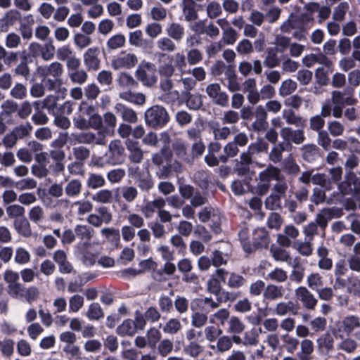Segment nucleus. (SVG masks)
Instances as JSON below:
<instances>
[{
	"label": "nucleus",
	"instance_id": "680f3d73",
	"mask_svg": "<svg viewBox=\"0 0 360 360\" xmlns=\"http://www.w3.org/2000/svg\"><path fill=\"white\" fill-rule=\"evenodd\" d=\"M25 208L19 205H12L6 208V212L10 218H20L25 217Z\"/></svg>",
	"mask_w": 360,
	"mask_h": 360
},
{
	"label": "nucleus",
	"instance_id": "473e14b6",
	"mask_svg": "<svg viewBox=\"0 0 360 360\" xmlns=\"http://www.w3.org/2000/svg\"><path fill=\"white\" fill-rule=\"evenodd\" d=\"M174 167L172 162H167L165 165L157 167L156 175L159 179H168L174 174Z\"/></svg>",
	"mask_w": 360,
	"mask_h": 360
},
{
	"label": "nucleus",
	"instance_id": "09e8293b",
	"mask_svg": "<svg viewBox=\"0 0 360 360\" xmlns=\"http://www.w3.org/2000/svg\"><path fill=\"white\" fill-rule=\"evenodd\" d=\"M283 117L289 124L302 126L304 122V120L301 117L297 116L292 110H284Z\"/></svg>",
	"mask_w": 360,
	"mask_h": 360
},
{
	"label": "nucleus",
	"instance_id": "79ce46f5",
	"mask_svg": "<svg viewBox=\"0 0 360 360\" xmlns=\"http://www.w3.org/2000/svg\"><path fill=\"white\" fill-rule=\"evenodd\" d=\"M147 342L150 347L153 348L161 339V333L155 328H151L147 331Z\"/></svg>",
	"mask_w": 360,
	"mask_h": 360
},
{
	"label": "nucleus",
	"instance_id": "5fc2aeb1",
	"mask_svg": "<svg viewBox=\"0 0 360 360\" xmlns=\"http://www.w3.org/2000/svg\"><path fill=\"white\" fill-rule=\"evenodd\" d=\"M117 83L123 87H133L137 84L132 76L126 72H121L117 78Z\"/></svg>",
	"mask_w": 360,
	"mask_h": 360
},
{
	"label": "nucleus",
	"instance_id": "72a5a7b5",
	"mask_svg": "<svg viewBox=\"0 0 360 360\" xmlns=\"http://www.w3.org/2000/svg\"><path fill=\"white\" fill-rule=\"evenodd\" d=\"M246 283V279L241 275L232 272L229 275L226 283L230 288L238 289L243 286Z\"/></svg>",
	"mask_w": 360,
	"mask_h": 360
},
{
	"label": "nucleus",
	"instance_id": "c03bdc74",
	"mask_svg": "<svg viewBox=\"0 0 360 360\" xmlns=\"http://www.w3.org/2000/svg\"><path fill=\"white\" fill-rule=\"evenodd\" d=\"M153 181L149 174H143L137 179V186L142 191H148L153 187Z\"/></svg>",
	"mask_w": 360,
	"mask_h": 360
},
{
	"label": "nucleus",
	"instance_id": "c85d7f7f",
	"mask_svg": "<svg viewBox=\"0 0 360 360\" xmlns=\"http://www.w3.org/2000/svg\"><path fill=\"white\" fill-rule=\"evenodd\" d=\"M206 304L210 305L212 308H217L219 306V304L214 302L212 297H205L194 300L191 302V309L193 311H195L202 309Z\"/></svg>",
	"mask_w": 360,
	"mask_h": 360
},
{
	"label": "nucleus",
	"instance_id": "13d9d810",
	"mask_svg": "<svg viewBox=\"0 0 360 360\" xmlns=\"http://www.w3.org/2000/svg\"><path fill=\"white\" fill-rule=\"evenodd\" d=\"M307 284L311 289L319 290V288L323 285L322 277L319 273L311 274L307 278Z\"/></svg>",
	"mask_w": 360,
	"mask_h": 360
},
{
	"label": "nucleus",
	"instance_id": "69168bd1",
	"mask_svg": "<svg viewBox=\"0 0 360 360\" xmlns=\"http://www.w3.org/2000/svg\"><path fill=\"white\" fill-rule=\"evenodd\" d=\"M73 155L76 160L84 163L89 158L90 151L84 146H78L73 148Z\"/></svg>",
	"mask_w": 360,
	"mask_h": 360
},
{
	"label": "nucleus",
	"instance_id": "4468645a",
	"mask_svg": "<svg viewBox=\"0 0 360 360\" xmlns=\"http://www.w3.org/2000/svg\"><path fill=\"white\" fill-rule=\"evenodd\" d=\"M201 8V5L197 4L194 0H184L182 11L185 20L187 22L196 20L198 18V11Z\"/></svg>",
	"mask_w": 360,
	"mask_h": 360
},
{
	"label": "nucleus",
	"instance_id": "9d476101",
	"mask_svg": "<svg viewBox=\"0 0 360 360\" xmlns=\"http://www.w3.org/2000/svg\"><path fill=\"white\" fill-rule=\"evenodd\" d=\"M206 92L216 105L221 107L229 106V96L225 91H221V86L219 84L213 83L207 85Z\"/></svg>",
	"mask_w": 360,
	"mask_h": 360
},
{
	"label": "nucleus",
	"instance_id": "0eeeda50",
	"mask_svg": "<svg viewBox=\"0 0 360 360\" xmlns=\"http://www.w3.org/2000/svg\"><path fill=\"white\" fill-rule=\"evenodd\" d=\"M162 139L165 143V145L161 148L159 153H157L153 155L152 160L153 165L158 167L162 165H165L167 162H172L173 154L169 147L170 137L167 133H162Z\"/></svg>",
	"mask_w": 360,
	"mask_h": 360
},
{
	"label": "nucleus",
	"instance_id": "f3484780",
	"mask_svg": "<svg viewBox=\"0 0 360 360\" xmlns=\"http://www.w3.org/2000/svg\"><path fill=\"white\" fill-rule=\"evenodd\" d=\"M318 349L321 354H328L333 349L334 339L329 333L321 335L317 340Z\"/></svg>",
	"mask_w": 360,
	"mask_h": 360
},
{
	"label": "nucleus",
	"instance_id": "393cba45",
	"mask_svg": "<svg viewBox=\"0 0 360 360\" xmlns=\"http://www.w3.org/2000/svg\"><path fill=\"white\" fill-rule=\"evenodd\" d=\"M120 98L136 105H143L146 101L145 96L143 94L132 93L130 91L120 93Z\"/></svg>",
	"mask_w": 360,
	"mask_h": 360
},
{
	"label": "nucleus",
	"instance_id": "4d7b16f0",
	"mask_svg": "<svg viewBox=\"0 0 360 360\" xmlns=\"http://www.w3.org/2000/svg\"><path fill=\"white\" fill-rule=\"evenodd\" d=\"M232 347V340L230 337L223 335L219 338L217 342V349L219 352H224Z\"/></svg>",
	"mask_w": 360,
	"mask_h": 360
},
{
	"label": "nucleus",
	"instance_id": "2f4dec72",
	"mask_svg": "<svg viewBox=\"0 0 360 360\" xmlns=\"http://www.w3.org/2000/svg\"><path fill=\"white\" fill-rule=\"evenodd\" d=\"M168 35L175 40H180L184 34V28L180 24L172 22L167 27Z\"/></svg>",
	"mask_w": 360,
	"mask_h": 360
},
{
	"label": "nucleus",
	"instance_id": "3c124183",
	"mask_svg": "<svg viewBox=\"0 0 360 360\" xmlns=\"http://www.w3.org/2000/svg\"><path fill=\"white\" fill-rule=\"evenodd\" d=\"M181 328L180 321L176 319H170L164 326L162 330L165 333L176 334Z\"/></svg>",
	"mask_w": 360,
	"mask_h": 360
},
{
	"label": "nucleus",
	"instance_id": "f03ea898",
	"mask_svg": "<svg viewBox=\"0 0 360 360\" xmlns=\"http://www.w3.org/2000/svg\"><path fill=\"white\" fill-rule=\"evenodd\" d=\"M146 123L148 127L159 129L165 127L169 121V116L165 108L153 105L145 112Z\"/></svg>",
	"mask_w": 360,
	"mask_h": 360
},
{
	"label": "nucleus",
	"instance_id": "5701e85b",
	"mask_svg": "<svg viewBox=\"0 0 360 360\" xmlns=\"http://www.w3.org/2000/svg\"><path fill=\"white\" fill-rule=\"evenodd\" d=\"M134 323L131 319H126L122 323L117 326L116 333L122 337L129 335L132 336L136 333Z\"/></svg>",
	"mask_w": 360,
	"mask_h": 360
},
{
	"label": "nucleus",
	"instance_id": "a878e982",
	"mask_svg": "<svg viewBox=\"0 0 360 360\" xmlns=\"http://www.w3.org/2000/svg\"><path fill=\"white\" fill-rule=\"evenodd\" d=\"M342 327L346 333H351L360 327V318L354 315L346 316L342 321Z\"/></svg>",
	"mask_w": 360,
	"mask_h": 360
},
{
	"label": "nucleus",
	"instance_id": "1a4fd4ad",
	"mask_svg": "<svg viewBox=\"0 0 360 360\" xmlns=\"http://www.w3.org/2000/svg\"><path fill=\"white\" fill-rule=\"evenodd\" d=\"M354 89L350 86H346L343 91H333L332 92V101L334 104L342 106L354 105L358 103L354 97Z\"/></svg>",
	"mask_w": 360,
	"mask_h": 360
},
{
	"label": "nucleus",
	"instance_id": "20e7f679",
	"mask_svg": "<svg viewBox=\"0 0 360 360\" xmlns=\"http://www.w3.org/2000/svg\"><path fill=\"white\" fill-rule=\"evenodd\" d=\"M156 72L155 65L143 60L136 70V77L143 84L153 85L157 82Z\"/></svg>",
	"mask_w": 360,
	"mask_h": 360
},
{
	"label": "nucleus",
	"instance_id": "9b49d317",
	"mask_svg": "<svg viewBox=\"0 0 360 360\" xmlns=\"http://www.w3.org/2000/svg\"><path fill=\"white\" fill-rule=\"evenodd\" d=\"M158 57L159 62L158 72L160 75L165 78H170L174 72V68L172 65V56L160 53L158 54Z\"/></svg>",
	"mask_w": 360,
	"mask_h": 360
},
{
	"label": "nucleus",
	"instance_id": "c756f323",
	"mask_svg": "<svg viewBox=\"0 0 360 360\" xmlns=\"http://www.w3.org/2000/svg\"><path fill=\"white\" fill-rule=\"evenodd\" d=\"M270 252L274 259L276 261L288 262L291 259L290 254L287 250L274 244L270 248Z\"/></svg>",
	"mask_w": 360,
	"mask_h": 360
},
{
	"label": "nucleus",
	"instance_id": "774afa93",
	"mask_svg": "<svg viewBox=\"0 0 360 360\" xmlns=\"http://www.w3.org/2000/svg\"><path fill=\"white\" fill-rule=\"evenodd\" d=\"M84 304V298L79 295H75L70 298L69 308L70 311H78Z\"/></svg>",
	"mask_w": 360,
	"mask_h": 360
},
{
	"label": "nucleus",
	"instance_id": "603ef678",
	"mask_svg": "<svg viewBox=\"0 0 360 360\" xmlns=\"http://www.w3.org/2000/svg\"><path fill=\"white\" fill-rule=\"evenodd\" d=\"M13 186L19 191L33 189L37 187V181L30 178L23 179L17 182H13Z\"/></svg>",
	"mask_w": 360,
	"mask_h": 360
},
{
	"label": "nucleus",
	"instance_id": "cd10ccee",
	"mask_svg": "<svg viewBox=\"0 0 360 360\" xmlns=\"http://www.w3.org/2000/svg\"><path fill=\"white\" fill-rule=\"evenodd\" d=\"M243 322L236 316H232L229 321L228 332L233 334H240L245 330Z\"/></svg>",
	"mask_w": 360,
	"mask_h": 360
},
{
	"label": "nucleus",
	"instance_id": "8fccbe9b",
	"mask_svg": "<svg viewBox=\"0 0 360 360\" xmlns=\"http://www.w3.org/2000/svg\"><path fill=\"white\" fill-rule=\"evenodd\" d=\"M328 173L330 174V177L327 178L330 181V186H332V189L334 188V185H338L342 176V169L341 167H336L329 169Z\"/></svg>",
	"mask_w": 360,
	"mask_h": 360
},
{
	"label": "nucleus",
	"instance_id": "6e6d98bb",
	"mask_svg": "<svg viewBox=\"0 0 360 360\" xmlns=\"http://www.w3.org/2000/svg\"><path fill=\"white\" fill-rule=\"evenodd\" d=\"M15 342L11 339H6L3 342L0 340V349L2 355L10 357L14 352Z\"/></svg>",
	"mask_w": 360,
	"mask_h": 360
},
{
	"label": "nucleus",
	"instance_id": "39448f33",
	"mask_svg": "<svg viewBox=\"0 0 360 360\" xmlns=\"http://www.w3.org/2000/svg\"><path fill=\"white\" fill-rule=\"evenodd\" d=\"M288 189L286 183H277L273 188V193L268 196L264 202L266 209L278 210L282 208L281 199L285 196Z\"/></svg>",
	"mask_w": 360,
	"mask_h": 360
},
{
	"label": "nucleus",
	"instance_id": "ddd939ff",
	"mask_svg": "<svg viewBox=\"0 0 360 360\" xmlns=\"http://www.w3.org/2000/svg\"><path fill=\"white\" fill-rule=\"evenodd\" d=\"M296 296L306 309L309 310L315 309L318 301L307 288L299 287L296 290Z\"/></svg>",
	"mask_w": 360,
	"mask_h": 360
},
{
	"label": "nucleus",
	"instance_id": "ea45409f",
	"mask_svg": "<svg viewBox=\"0 0 360 360\" xmlns=\"http://www.w3.org/2000/svg\"><path fill=\"white\" fill-rule=\"evenodd\" d=\"M186 106L190 110H198L202 105L201 96L199 94H188L187 99L186 101Z\"/></svg>",
	"mask_w": 360,
	"mask_h": 360
},
{
	"label": "nucleus",
	"instance_id": "7c9ffc66",
	"mask_svg": "<svg viewBox=\"0 0 360 360\" xmlns=\"http://www.w3.org/2000/svg\"><path fill=\"white\" fill-rule=\"evenodd\" d=\"M82 189V184L78 179L70 181L65 188V193L69 197L77 196Z\"/></svg>",
	"mask_w": 360,
	"mask_h": 360
},
{
	"label": "nucleus",
	"instance_id": "37998d69",
	"mask_svg": "<svg viewBox=\"0 0 360 360\" xmlns=\"http://www.w3.org/2000/svg\"><path fill=\"white\" fill-rule=\"evenodd\" d=\"M258 337L259 335L257 330L252 328L244 333L243 344L244 345L256 346L259 343Z\"/></svg>",
	"mask_w": 360,
	"mask_h": 360
},
{
	"label": "nucleus",
	"instance_id": "c9c22d12",
	"mask_svg": "<svg viewBox=\"0 0 360 360\" xmlns=\"http://www.w3.org/2000/svg\"><path fill=\"white\" fill-rule=\"evenodd\" d=\"M86 316L89 320H98L103 317L104 313L100 304L97 302H94L89 305Z\"/></svg>",
	"mask_w": 360,
	"mask_h": 360
},
{
	"label": "nucleus",
	"instance_id": "dca6fc26",
	"mask_svg": "<svg viewBox=\"0 0 360 360\" xmlns=\"http://www.w3.org/2000/svg\"><path fill=\"white\" fill-rule=\"evenodd\" d=\"M75 233L76 237L82 241V245L85 247L90 245L91 240L94 234V230L89 226L77 224L75 226Z\"/></svg>",
	"mask_w": 360,
	"mask_h": 360
},
{
	"label": "nucleus",
	"instance_id": "6ab92c4d",
	"mask_svg": "<svg viewBox=\"0 0 360 360\" xmlns=\"http://www.w3.org/2000/svg\"><path fill=\"white\" fill-rule=\"evenodd\" d=\"M280 174L281 171L278 167L269 165L259 174V178L262 182L270 183L271 180H280Z\"/></svg>",
	"mask_w": 360,
	"mask_h": 360
},
{
	"label": "nucleus",
	"instance_id": "a19ab883",
	"mask_svg": "<svg viewBox=\"0 0 360 360\" xmlns=\"http://www.w3.org/2000/svg\"><path fill=\"white\" fill-rule=\"evenodd\" d=\"M297 86V83L295 81L290 79H286L281 84L279 94L282 96H288L296 90Z\"/></svg>",
	"mask_w": 360,
	"mask_h": 360
},
{
	"label": "nucleus",
	"instance_id": "f704fd0d",
	"mask_svg": "<svg viewBox=\"0 0 360 360\" xmlns=\"http://www.w3.org/2000/svg\"><path fill=\"white\" fill-rule=\"evenodd\" d=\"M204 333L206 340L212 342L217 340H218L219 338L221 337L223 330L219 326H210L205 328Z\"/></svg>",
	"mask_w": 360,
	"mask_h": 360
},
{
	"label": "nucleus",
	"instance_id": "6e6552de",
	"mask_svg": "<svg viewBox=\"0 0 360 360\" xmlns=\"http://www.w3.org/2000/svg\"><path fill=\"white\" fill-rule=\"evenodd\" d=\"M138 63V58L134 53L121 51L111 61L112 68L115 70L131 69Z\"/></svg>",
	"mask_w": 360,
	"mask_h": 360
},
{
	"label": "nucleus",
	"instance_id": "864d4df0",
	"mask_svg": "<svg viewBox=\"0 0 360 360\" xmlns=\"http://www.w3.org/2000/svg\"><path fill=\"white\" fill-rule=\"evenodd\" d=\"M242 296L240 291L236 292H229L224 290L221 295L219 297H217V300L219 303L236 301L238 297Z\"/></svg>",
	"mask_w": 360,
	"mask_h": 360
},
{
	"label": "nucleus",
	"instance_id": "aec40b11",
	"mask_svg": "<svg viewBox=\"0 0 360 360\" xmlns=\"http://www.w3.org/2000/svg\"><path fill=\"white\" fill-rule=\"evenodd\" d=\"M127 149L130 153L129 158L134 163H139L143 160V152L136 141H129L127 143Z\"/></svg>",
	"mask_w": 360,
	"mask_h": 360
},
{
	"label": "nucleus",
	"instance_id": "0e129e2a",
	"mask_svg": "<svg viewBox=\"0 0 360 360\" xmlns=\"http://www.w3.org/2000/svg\"><path fill=\"white\" fill-rule=\"evenodd\" d=\"M222 39L225 44H233L238 39V34L233 28L229 27L224 30Z\"/></svg>",
	"mask_w": 360,
	"mask_h": 360
},
{
	"label": "nucleus",
	"instance_id": "bf43d9fd",
	"mask_svg": "<svg viewBox=\"0 0 360 360\" xmlns=\"http://www.w3.org/2000/svg\"><path fill=\"white\" fill-rule=\"evenodd\" d=\"M280 64V60L277 56L276 51L273 49H270L267 56L264 61V65L269 68H273L278 66Z\"/></svg>",
	"mask_w": 360,
	"mask_h": 360
},
{
	"label": "nucleus",
	"instance_id": "4c0bfd02",
	"mask_svg": "<svg viewBox=\"0 0 360 360\" xmlns=\"http://www.w3.org/2000/svg\"><path fill=\"white\" fill-rule=\"evenodd\" d=\"M248 148L255 155L259 153H267L269 144L262 139L259 138L256 142L250 143Z\"/></svg>",
	"mask_w": 360,
	"mask_h": 360
},
{
	"label": "nucleus",
	"instance_id": "4be33fe9",
	"mask_svg": "<svg viewBox=\"0 0 360 360\" xmlns=\"http://www.w3.org/2000/svg\"><path fill=\"white\" fill-rule=\"evenodd\" d=\"M319 157V148L316 145H307L303 147L302 158L305 161L308 162H313Z\"/></svg>",
	"mask_w": 360,
	"mask_h": 360
},
{
	"label": "nucleus",
	"instance_id": "58836bf2",
	"mask_svg": "<svg viewBox=\"0 0 360 360\" xmlns=\"http://www.w3.org/2000/svg\"><path fill=\"white\" fill-rule=\"evenodd\" d=\"M105 183V179L102 175L91 173L87 179L86 185L89 188L96 189L104 186Z\"/></svg>",
	"mask_w": 360,
	"mask_h": 360
},
{
	"label": "nucleus",
	"instance_id": "f257e3e1",
	"mask_svg": "<svg viewBox=\"0 0 360 360\" xmlns=\"http://www.w3.org/2000/svg\"><path fill=\"white\" fill-rule=\"evenodd\" d=\"M238 238L243 251L250 255L257 250L267 249L271 239L269 231L264 228H257L252 233V240L249 236V231L243 228L238 233Z\"/></svg>",
	"mask_w": 360,
	"mask_h": 360
},
{
	"label": "nucleus",
	"instance_id": "338daca9",
	"mask_svg": "<svg viewBox=\"0 0 360 360\" xmlns=\"http://www.w3.org/2000/svg\"><path fill=\"white\" fill-rule=\"evenodd\" d=\"M112 198V192L110 190L103 189L94 195L92 199L99 202L108 203L110 202Z\"/></svg>",
	"mask_w": 360,
	"mask_h": 360
},
{
	"label": "nucleus",
	"instance_id": "423d86ee",
	"mask_svg": "<svg viewBox=\"0 0 360 360\" xmlns=\"http://www.w3.org/2000/svg\"><path fill=\"white\" fill-rule=\"evenodd\" d=\"M105 162L111 165H120L124 162V148L120 140L112 141L105 154Z\"/></svg>",
	"mask_w": 360,
	"mask_h": 360
},
{
	"label": "nucleus",
	"instance_id": "2eb2a0df",
	"mask_svg": "<svg viewBox=\"0 0 360 360\" xmlns=\"http://www.w3.org/2000/svg\"><path fill=\"white\" fill-rule=\"evenodd\" d=\"M100 53L98 47H91L86 50L84 54V62L89 70H97L100 68Z\"/></svg>",
	"mask_w": 360,
	"mask_h": 360
},
{
	"label": "nucleus",
	"instance_id": "e2e57ef3",
	"mask_svg": "<svg viewBox=\"0 0 360 360\" xmlns=\"http://www.w3.org/2000/svg\"><path fill=\"white\" fill-rule=\"evenodd\" d=\"M173 349V342L169 339H165L160 341L158 350V353L162 356L165 357L169 354Z\"/></svg>",
	"mask_w": 360,
	"mask_h": 360
},
{
	"label": "nucleus",
	"instance_id": "49530a36",
	"mask_svg": "<svg viewBox=\"0 0 360 360\" xmlns=\"http://www.w3.org/2000/svg\"><path fill=\"white\" fill-rule=\"evenodd\" d=\"M125 41V37L122 34H118L109 38L107 41V46L109 49H117L123 46Z\"/></svg>",
	"mask_w": 360,
	"mask_h": 360
},
{
	"label": "nucleus",
	"instance_id": "de8ad7c7",
	"mask_svg": "<svg viewBox=\"0 0 360 360\" xmlns=\"http://www.w3.org/2000/svg\"><path fill=\"white\" fill-rule=\"evenodd\" d=\"M349 5L347 2H341L334 8L333 18L335 21L341 22L345 19Z\"/></svg>",
	"mask_w": 360,
	"mask_h": 360
},
{
	"label": "nucleus",
	"instance_id": "f8f14e48",
	"mask_svg": "<svg viewBox=\"0 0 360 360\" xmlns=\"http://www.w3.org/2000/svg\"><path fill=\"white\" fill-rule=\"evenodd\" d=\"M22 15L20 11L11 9L7 11L4 16L0 19V32H6L10 27L15 25L17 22H21Z\"/></svg>",
	"mask_w": 360,
	"mask_h": 360
},
{
	"label": "nucleus",
	"instance_id": "412c9836",
	"mask_svg": "<svg viewBox=\"0 0 360 360\" xmlns=\"http://www.w3.org/2000/svg\"><path fill=\"white\" fill-rule=\"evenodd\" d=\"M115 109L117 112H120L122 119L129 123H134L137 121V115L135 111L131 108H127L122 103H117Z\"/></svg>",
	"mask_w": 360,
	"mask_h": 360
},
{
	"label": "nucleus",
	"instance_id": "a211bd4d",
	"mask_svg": "<svg viewBox=\"0 0 360 360\" xmlns=\"http://www.w3.org/2000/svg\"><path fill=\"white\" fill-rule=\"evenodd\" d=\"M13 225L18 233L23 237L29 238L32 236L30 224L25 217L15 219Z\"/></svg>",
	"mask_w": 360,
	"mask_h": 360
},
{
	"label": "nucleus",
	"instance_id": "052dcab7",
	"mask_svg": "<svg viewBox=\"0 0 360 360\" xmlns=\"http://www.w3.org/2000/svg\"><path fill=\"white\" fill-rule=\"evenodd\" d=\"M24 291L25 288L21 283L18 282L8 285L7 287V292L8 295L13 298H17L20 296H23L24 294L22 292Z\"/></svg>",
	"mask_w": 360,
	"mask_h": 360
},
{
	"label": "nucleus",
	"instance_id": "a18cd8bd",
	"mask_svg": "<svg viewBox=\"0 0 360 360\" xmlns=\"http://www.w3.org/2000/svg\"><path fill=\"white\" fill-rule=\"evenodd\" d=\"M207 290L217 297H219L221 295L224 290L222 289L220 281L216 278H211L207 281Z\"/></svg>",
	"mask_w": 360,
	"mask_h": 360
},
{
	"label": "nucleus",
	"instance_id": "e433bc0d",
	"mask_svg": "<svg viewBox=\"0 0 360 360\" xmlns=\"http://www.w3.org/2000/svg\"><path fill=\"white\" fill-rule=\"evenodd\" d=\"M311 182L313 184L319 185L325 191L332 190L330 181L327 179L326 174L316 173L311 176Z\"/></svg>",
	"mask_w": 360,
	"mask_h": 360
},
{
	"label": "nucleus",
	"instance_id": "7ed1b4c3",
	"mask_svg": "<svg viewBox=\"0 0 360 360\" xmlns=\"http://www.w3.org/2000/svg\"><path fill=\"white\" fill-rule=\"evenodd\" d=\"M338 188L342 195H352L360 200V179L352 171L347 172L345 180L338 184Z\"/></svg>",
	"mask_w": 360,
	"mask_h": 360
},
{
	"label": "nucleus",
	"instance_id": "bb28decb",
	"mask_svg": "<svg viewBox=\"0 0 360 360\" xmlns=\"http://www.w3.org/2000/svg\"><path fill=\"white\" fill-rule=\"evenodd\" d=\"M283 296L281 289L278 286L269 284L266 287H264L263 292L264 300H275Z\"/></svg>",
	"mask_w": 360,
	"mask_h": 360
},
{
	"label": "nucleus",
	"instance_id": "b1692460",
	"mask_svg": "<svg viewBox=\"0 0 360 360\" xmlns=\"http://www.w3.org/2000/svg\"><path fill=\"white\" fill-rule=\"evenodd\" d=\"M116 126V117L110 112L105 113L103 121V134L110 135L113 133Z\"/></svg>",
	"mask_w": 360,
	"mask_h": 360
}]
</instances>
